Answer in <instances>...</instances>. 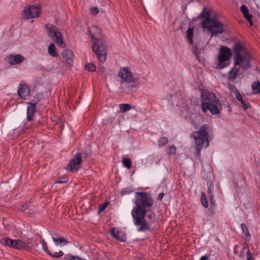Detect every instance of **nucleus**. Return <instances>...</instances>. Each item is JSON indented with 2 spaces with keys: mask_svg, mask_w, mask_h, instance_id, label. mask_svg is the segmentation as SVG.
I'll return each instance as SVG.
<instances>
[{
  "mask_svg": "<svg viewBox=\"0 0 260 260\" xmlns=\"http://www.w3.org/2000/svg\"><path fill=\"white\" fill-rule=\"evenodd\" d=\"M135 204L136 206L132 211V215L135 224L138 226V231L148 230L149 226L145 221V217L153 204L152 198L147 192H137Z\"/></svg>",
  "mask_w": 260,
  "mask_h": 260,
  "instance_id": "f257e3e1",
  "label": "nucleus"
},
{
  "mask_svg": "<svg viewBox=\"0 0 260 260\" xmlns=\"http://www.w3.org/2000/svg\"><path fill=\"white\" fill-rule=\"evenodd\" d=\"M194 141L196 145V155L200 157L201 150L209 145V142L213 138L212 128L207 124L201 126L198 131L193 132L190 135Z\"/></svg>",
  "mask_w": 260,
  "mask_h": 260,
  "instance_id": "f03ea898",
  "label": "nucleus"
},
{
  "mask_svg": "<svg viewBox=\"0 0 260 260\" xmlns=\"http://www.w3.org/2000/svg\"><path fill=\"white\" fill-rule=\"evenodd\" d=\"M89 32L93 41L92 42V49L98 59L102 63L106 60L107 55V43L99 37L102 32L101 29L96 26H92L89 29Z\"/></svg>",
  "mask_w": 260,
  "mask_h": 260,
  "instance_id": "7ed1b4c3",
  "label": "nucleus"
},
{
  "mask_svg": "<svg viewBox=\"0 0 260 260\" xmlns=\"http://www.w3.org/2000/svg\"><path fill=\"white\" fill-rule=\"evenodd\" d=\"M234 53L235 66H239L244 70L251 67V54L248 50L242 45L236 44L233 47Z\"/></svg>",
  "mask_w": 260,
  "mask_h": 260,
  "instance_id": "20e7f679",
  "label": "nucleus"
},
{
  "mask_svg": "<svg viewBox=\"0 0 260 260\" xmlns=\"http://www.w3.org/2000/svg\"><path fill=\"white\" fill-rule=\"evenodd\" d=\"M118 76L121 79L120 83L122 90L128 93L137 87L135 79L128 68H121Z\"/></svg>",
  "mask_w": 260,
  "mask_h": 260,
  "instance_id": "39448f33",
  "label": "nucleus"
},
{
  "mask_svg": "<svg viewBox=\"0 0 260 260\" xmlns=\"http://www.w3.org/2000/svg\"><path fill=\"white\" fill-rule=\"evenodd\" d=\"M202 27L204 30H208L212 37L222 34L224 30L223 23L215 18L208 17L205 19L202 22Z\"/></svg>",
  "mask_w": 260,
  "mask_h": 260,
  "instance_id": "423d86ee",
  "label": "nucleus"
},
{
  "mask_svg": "<svg viewBox=\"0 0 260 260\" xmlns=\"http://www.w3.org/2000/svg\"><path fill=\"white\" fill-rule=\"evenodd\" d=\"M1 243L4 246L18 250H28L30 247L28 243H25L21 240H12L9 238H3L1 240Z\"/></svg>",
  "mask_w": 260,
  "mask_h": 260,
  "instance_id": "0eeeda50",
  "label": "nucleus"
},
{
  "mask_svg": "<svg viewBox=\"0 0 260 260\" xmlns=\"http://www.w3.org/2000/svg\"><path fill=\"white\" fill-rule=\"evenodd\" d=\"M46 28L48 36L54 39L57 46L62 48L66 47V44L62 41L61 34L56 26L51 24H47L46 25Z\"/></svg>",
  "mask_w": 260,
  "mask_h": 260,
  "instance_id": "6e6552de",
  "label": "nucleus"
},
{
  "mask_svg": "<svg viewBox=\"0 0 260 260\" xmlns=\"http://www.w3.org/2000/svg\"><path fill=\"white\" fill-rule=\"evenodd\" d=\"M201 108L202 111L204 113L207 112V109L208 106L211 104L215 103L219 101V99L213 93L208 91H203L201 94Z\"/></svg>",
  "mask_w": 260,
  "mask_h": 260,
  "instance_id": "1a4fd4ad",
  "label": "nucleus"
},
{
  "mask_svg": "<svg viewBox=\"0 0 260 260\" xmlns=\"http://www.w3.org/2000/svg\"><path fill=\"white\" fill-rule=\"evenodd\" d=\"M231 55V50L230 48L226 46L221 47L218 56V68L222 69L226 66L225 62L230 58Z\"/></svg>",
  "mask_w": 260,
  "mask_h": 260,
  "instance_id": "9d476101",
  "label": "nucleus"
},
{
  "mask_svg": "<svg viewBox=\"0 0 260 260\" xmlns=\"http://www.w3.org/2000/svg\"><path fill=\"white\" fill-rule=\"evenodd\" d=\"M82 155H84V157L87 156V154L83 152L77 153L74 157L70 160L69 164L67 166V169L71 171H77L80 168V164L82 162Z\"/></svg>",
  "mask_w": 260,
  "mask_h": 260,
  "instance_id": "9b49d317",
  "label": "nucleus"
},
{
  "mask_svg": "<svg viewBox=\"0 0 260 260\" xmlns=\"http://www.w3.org/2000/svg\"><path fill=\"white\" fill-rule=\"evenodd\" d=\"M41 8L39 6H31L25 8L22 11V18L25 19L36 18L40 16Z\"/></svg>",
  "mask_w": 260,
  "mask_h": 260,
  "instance_id": "f8f14e48",
  "label": "nucleus"
},
{
  "mask_svg": "<svg viewBox=\"0 0 260 260\" xmlns=\"http://www.w3.org/2000/svg\"><path fill=\"white\" fill-rule=\"evenodd\" d=\"M7 58L8 62L11 65L19 64L25 60V58L20 54H10Z\"/></svg>",
  "mask_w": 260,
  "mask_h": 260,
  "instance_id": "ddd939ff",
  "label": "nucleus"
},
{
  "mask_svg": "<svg viewBox=\"0 0 260 260\" xmlns=\"http://www.w3.org/2000/svg\"><path fill=\"white\" fill-rule=\"evenodd\" d=\"M207 112L209 110L212 114L216 115L219 114L222 110V106L220 101L215 103L211 104L208 106Z\"/></svg>",
  "mask_w": 260,
  "mask_h": 260,
  "instance_id": "4468645a",
  "label": "nucleus"
},
{
  "mask_svg": "<svg viewBox=\"0 0 260 260\" xmlns=\"http://www.w3.org/2000/svg\"><path fill=\"white\" fill-rule=\"evenodd\" d=\"M30 92L28 86L25 84H20L17 90L18 95L22 98L27 96Z\"/></svg>",
  "mask_w": 260,
  "mask_h": 260,
  "instance_id": "2eb2a0df",
  "label": "nucleus"
},
{
  "mask_svg": "<svg viewBox=\"0 0 260 260\" xmlns=\"http://www.w3.org/2000/svg\"><path fill=\"white\" fill-rule=\"evenodd\" d=\"M111 235L116 240L119 241H125L126 240V236L122 232H120L113 228L111 231Z\"/></svg>",
  "mask_w": 260,
  "mask_h": 260,
  "instance_id": "dca6fc26",
  "label": "nucleus"
},
{
  "mask_svg": "<svg viewBox=\"0 0 260 260\" xmlns=\"http://www.w3.org/2000/svg\"><path fill=\"white\" fill-rule=\"evenodd\" d=\"M36 105L34 104L29 103L27 108V119L28 121L32 120L34 114L36 112Z\"/></svg>",
  "mask_w": 260,
  "mask_h": 260,
  "instance_id": "f3484780",
  "label": "nucleus"
},
{
  "mask_svg": "<svg viewBox=\"0 0 260 260\" xmlns=\"http://www.w3.org/2000/svg\"><path fill=\"white\" fill-rule=\"evenodd\" d=\"M239 69L235 66L230 72L228 76V80L234 82L239 75Z\"/></svg>",
  "mask_w": 260,
  "mask_h": 260,
  "instance_id": "a211bd4d",
  "label": "nucleus"
},
{
  "mask_svg": "<svg viewBox=\"0 0 260 260\" xmlns=\"http://www.w3.org/2000/svg\"><path fill=\"white\" fill-rule=\"evenodd\" d=\"M62 55L64 59H65L68 63H72V57L73 56V52L69 49H64L62 52Z\"/></svg>",
  "mask_w": 260,
  "mask_h": 260,
  "instance_id": "6ab92c4d",
  "label": "nucleus"
},
{
  "mask_svg": "<svg viewBox=\"0 0 260 260\" xmlns=\"http://www.w3.org/2000/svg\"><path fill=\"white\" fill-rule=\"evenodd\" d=\"M147 218L148 219V221H147L146 219H145V221L146 222L147 225L149 226V229L145 230L144 232L150 230V225L153 222H155L156 220L155 216L154 213H150L147 215Z\"/></svg>",
  "mask_w": 260,
  "mask_h": 260,
  "instance_id": "aec40b11",
  "label": "nucleus"
},
{
  "mask_svg": "<svg viewBox=\"0 0 260 260\" xmlns=\"http://www.w3.org/2000/svg\"><path fill=\"white\" fill-rule=\"evenodd\" d=\"M52 239L56 245H58V244L60 245H65L68 243L67 239L62 237L58 238L52 237Z\"/></svg>",
  "mask_w": 260,
  "mask_h": 260,
  "instance_id": "412c9836",
  "label": "nucleus"
},
{
  "mask_svg": "<svg viewBox=\"0 0 260 260\" xmlns=\"http://www.w3.org/2000/svg\"><path fill=\"white\" fill-rule=\"evenodd\" d=\"M48 53L53 57H57L58 55L55 46L53 43L49 44L48 48Z\"/></svg>",
  "mask_w": 260,
  "mask_h": 260,
  "instance_id": "4be33fe9",
  "label": "nucleus"
},
{
  "mask_svg": "<svg viewBox=\"0 0 260 260\" xmlns=\"http://www.w3.org/2000/svg\"><path fill=\"white\" fill-rule=\"evenodd\" d=\"M251 88L254 93H260V82L258 81L253 82L251 85Z\"/></svg>",
  "mask_w": 260,
  "mask_h": 260,
  "instance_id": "5701e85b",
  "label": "nucleus"
},
{
  "mask_svg": "<svg viewBox=\"0 0 260 260\" xmlns=\"http://www.w3.org/2000/svg\"><path fill=\"white\" fill-rule=\"evenodd\" d=\"M241 228L245 236V239L247 241L250 240V235L249 232V230L245 223L241 224Z\"/></svg>",
  "mask_w": 260,
  "mask_h": 260,
  "instance_id": "b1692460",
  "label": "nucleus"
},
{
  "mask_svg": "<svg viewBox=\"0 0 260 260\" xmlns=\"http://www.w3.org/2000/svg\"><path fill=\"white\" fill-rule=\"evenodd\" d=\"M193 28H188L187 30L186 33H187V40L190 44H192L193 43Z\"/></svg>",
  "mask_w": 260,
  "mask_h": 260,
  "instance_id": "393cba45",
  "label": "nucleus"
},
{
  "mask_svg": "<svg viewBox=\"0 0 260 260\" xmlns=\"http://www.w3.org/2000/svg\"><path fill=\"white\" fill-rule=\"evenodd\" d=\"M240 10L246 19L250 18L252 15L249 14L248 8L245 5H242L241 6Z\"/></svg>",
  "mask_w": 260,
  "mask_h": 260,
  "instance_id": "a878e982",
  "label": "nucleus"
},
{
  "mask_svg": "<svg viewBox=\"0 0 260 260\" xmlns=\"http://www.w3.org/2000/svg\"><path fill=\"white\" fill-rule=\"evenodd\" d=\"M237 100L240 102L241 104H242V106L243 107L244 109L245 110L249 108V103H246L244 100L243 99V98L242 95L240 94H238L237 96L235 97Z\"/></svg>",
  "mask_w": 260,
  "mask_h": 260,
  "instance_id": "bb28decb",
  "label": "nucleus"
},
{
  "mask_svg": "<svg viewBox=\"0 0 260 260\" xmlns=\"http://www.w3.org/2000/svg\"><path fill=\"white\" fill-rule=\"evenodd\" d=\"M229 88L230 90V94L232 96L235 97L238 95V94H240L239 92L238 91L236 87L232 84H229Z\"/></svg>",
  "mask_w": 260,
  "mask_h": 260,
  "instance_id": "cd10ccee",
  "label": "nucleus"
},
{
  "mask_svg": "<svg viewBox=\"0 0 260 260\" xmlns=\"http://www.w3.org/2000/svg\"><path fill=\"white\" fill-rule=\"evenodd\" d=\"M201 49H199L197 48V46H194L193 53L196 56V58L198 59L199 61L202 62L204 61V58L203 57H201L199 55V54L201 53Z\"/></svg>",
  "mask_w": 260,
  "mask_h": 260,
  "instance_id": "c85d7f7f",
  "label": "nucleus"
},
{
  "mask_svg": "<svg viewBox=\"0 0 260 260\" xmlns=\"http://www.w3.org/2000/svg\"><path fill=\"white\" fill-rule=\"evenodd\" d=\"M119 108L120 112H126L132 109L131 105L128 104H120Z\"/></svg>",
  "mask_w": 260,
  "mask_h": 260,
  "instance_id": "c756f323",
  "label": "nucleus"
},
{
  "mask_svg": "<svg viewBox=\"0 0 260 260\" xmlns=\"http://www.w3.org/2000/svg\"><path fill=\"white\" fill-rule=\"evenodd\" d=\"M201 203L202 204V205L205 208H207L208 207V204L207 199L206 198L205 193L204 192H203L202 193Z\"/></svg>",
  "mask_w": 260,
  "mask_h": 260,
  "instance_id": "7c9ffc66",
  "label": "nucleus"
},
{
  "mask_svg": "<svg viewBox=\"0 0 260 260\" xmlns=\"http://www.w3.org/2000/svg\"><path fill=\"white\" fill-rule=\"evenodd\" d=\"M199 17L200 18H205V19L208 17H211L210 16L209 12L208 11H207L205 8H204L202 13H201L199 15Z\"/></svg>",
  "mask_w": 260,
  "mask_h": 260,
  "instance_id": "2f4dec72",
  "label": "nucleus"
},
{
  "mask_svg": "<svg viewBox=\"0 0 260 260\" xmlns=\"http://www.w3.org/2000/svg\"><path fill=\"white\" fill-rule=\"evenodd\" d=\"M42 246H43V249L44 251L46 252L48 255L50 254L51 251L48 249L47 244L46 242L45 241L44 239H42L41 242Z\"/></svg>",
  "mask_w": 260,
  "mask_h": 260,
  "instance_id": "473e14b6",
  "label": "nucleus"
},
{
  "mask_svg": "<svg viewBox=\"0 0 260 260\" xmlns=\"http://www.w3.org/2000/svg\"><path fill=\"white\" fill-rule=\"evenodd\" d=\"M122 162L124 166L128 169H131L132 167V161L129 158H124L122 159Z\"/></svg>",
  "mask_w": 260,
  "mask_h": 260,
  "instance_id": "72a5a7b5",
  "label": "nucleus"
},
{
  "mask_svg": "<svg viewBox=\"0 0 260 260\" xmlns=\"http://www.w3.org/2000/svg\"><path fill=\"white\" fill-rule=\"evenodd\" d=\"M85 69L89 71L93 72L96 70L95 66L92 63H88L85 65Z\"/></svg>",
  "mask_w": 260,
  "mask_h": 260,
  "instance_id": "f704fd0d",
  "label": "nucleus"
},
{
  "mask_svg": "<svg viewBox=\"0 0 260 260\" xmlns=\"http://www.w3.org/2000/svg\"><path fill=\"white\" fill-rule=\"evenodd\" d=\"M208 193L209 194V200L211 204V205H213V206H215V203L213 201V196L211 188L210 187H208Z\"/></svg>",
  "mask_w": 260,
  "mask_h": 260,
  "instance_id": "c9c22d12",
  "label": "nucleus"
},
{
  "mask_svg": "<svg viewBox=\"0 0 260 260\" xmlns=\"http://www.w3.org/2000/svg\"><path fill=\"white\" fill-rule=\"evenodd\" d=\"M63 255V252L62 251L59 250L58 252H56L53 253L51 252L50 254H49V255L51 256L53 258H58L61 257Z\"/></svg>",
  "mask_w": 260,
  "mask_h": 260,
  "instance_id": "e433bc0d",
  "label": "nucleus"
},
{
  "mask_svg": "<svg viewBox=\"0 0 260 260\" xmlns=\"http://www.w3.org/2000/svg\"><path fill=\"white\" fill-rule=\"evenodd\" d=\"M64 258L69 260H86L77 256H73L71 255H66Z\"/></svg>",
  "mask_w": 260,
  "mask_h": 260,
  "instance_id": "4c0bfd02",
  "label": "nucleus"
},
{
  "mask_svg": "<svg viewBox=\"0 0 260 260\" xmlns=\"http://www.w3.org/2000/svg\"><path fill=\"white\" fill-rule=\"evenodd\" d=\"M168 142V139L167 138L162 137L159 140V146H162L165 145Z\"/></svg>",
  "mask_w": 260,
  "mask_h": 260,
  "instance_id": "58836bf2",
  "label": "nucleus"
},
{
  "mask_svg": "<svg viewBox=\"0 0 260 260\" xmlns=\"http://www.w3.org/2000/svg\"><path fill=\"white\" fill-rule=\"evenodd\" d=\"M176 149L174 146H171L169 147L168 153L173 155L176 153Z\"/></svg>",
  "mask_w": 260,
  "mask_h": 260,
  "instance_id": "ea45409f",
  "label": "nucleus"
},
{
  "mask_svg": "<svg viewBox=\"0 0 260 260\" xmlns=\"http://www.w3.org/2000/svg\"><path fill=\"white\" fill-rule=\"evenodd\" d=\"M108 205V202L105 203L104 204L102 205L99 209V212L101 213L105 210Z\"/></svg>",
  "mask_w": 260,
  "mask_h": 260,
  "instance_id": "a19ab883",
  "label": "nucleus"
},
{
  "mask_svg": "<svg viewBox=\"0 0 260 260\" xmlns=\"http://www.w3.org/2000/svg\"><path fill=\"white\" fill-rule=\"evenodd\" d=\"M67 182V180L65 178H59L58 180L55 181V183H65Z\"/></svg>",
  "mask_w": 260,
  "mask_h": 260,
  "instance_id": "79ce46f5",
  "label": "nucleus"
},
{
  "mask_svg": "<svg viewBox=\"0 0 260 260\" xmlns=\"http://www.w3.org/2000/svg\"><path fill=\"white\" fill-rule=\"evenodd\" d=\"M247 260H255L254 258L252 256L250 251L248 250L247 252Z\"/></svg>",
  "mask_w": 260,
  "mask_h": 260,
  "instance_id": "37998d69",
  "label": "nucleus"
},
{
  "mask_svg": "<svg viewBox=\"0 0 260 260\" xmlns=\"http://www.w3.org/2000/svg\"><path fill=\"white\" fill-rule=\"evenodd\" d=\"M98 13H99V10L97 8L94 7L91 9L92 14L95 15H96L97 14H98Z\"/></svg>",
  "mask_w": 260,
  "mask_h": 260,
  "instance_id": "c03bdc74",
  "label": "nucleus"
},
{
  "mask_svg": "<svg viewBox=\"0 0 260 260\" xmlns=\"http://www.w3.org/2000/svg\"><path fill=\"white\" fill-rule=\"evenodd\" d=\"M29 205H30L29 203H26L25 204L22 205L21 209L22 210H26L29 207Z\"/></svg>",
  "mask_w": 260,
  "mask_h": 260,
  "instance_id": "a18cd8bd",
  "label": "nucleus"
},
{
  "mask_svg": "<svg viewBox=\"0 0 260 260\" xmlns=\"http://www.w3.org/2000/svg\"><path fill=\"white\" fill-rule=\"evenodd\" d=\"M164 196V193L163 192H161L159 194H158V200L159 201H161L162 200L163 197Z\"/></svg>",
  "mask_w": 260,
  "mask_h": 260,
  "instance_id": "49530a36",
  "label": "nucleus"
},
{
  "mask_svg": "<svg viewBox=\"0 0 260 260\" xmlns=\"http://www.w3.org/2000/svg\"><path fill=\"white\" fill-rule=\"evenodd\" d=\"M252 17V15H251V16H250V18H249H249L246 19L248 21V22H249V23L250 25V26H251L253 25V22H252V20H251Z\"/></svg>",
  "mask_w": 260,
  "mask_h": 260,
  "instance_id": "de8ad7c7",
  "label": "nucleus"
},
{
  "mask_svg": "<svg viewBox=\"0 0 260 260\" xmlns=\"http://www.w3.org/2000/svg\"><path fill=\"white\" fill-rule=\"evenodd\" d=\"M99 69L100 70V71L102 73H104L106 70L104 67H100V68Z\"/></svg>",
  "mask_w": 260,
  "mask_h": 260,
  "instance_id": "09e8293b",
  "label": "nucleus"
},
{
  "mask_svg": "<svg viewBox=\"0 0 260 260\" xmlns=\"http://www.w3.org/2000/svg\"><path fill=\"white\" fill-rule=\"evenodd\" d=\"M200 260H207V256L205 255L201 257Z\"/></svg>",
  "mask_w": 260,
  "mask_h": 260,
  "instance_id": "8fccbe9b",
  "label": "nucleus"
},
{
  "mask_svg": "<svg viewBox=\"0 0 260 260\" xmlns=\"http://www.w3.org/2000/svg\"><path fill=\"white\" fill-rule=\"evenodd\" d=\"M99 2H100L101 0H98Z\"/></svg>",
  "mask_w": 260,
  "mask_h": 260,
  "instance_id": "3c124183",
  "label": "nucleus"
}]
</instances>
